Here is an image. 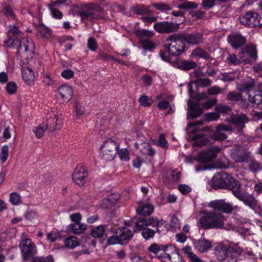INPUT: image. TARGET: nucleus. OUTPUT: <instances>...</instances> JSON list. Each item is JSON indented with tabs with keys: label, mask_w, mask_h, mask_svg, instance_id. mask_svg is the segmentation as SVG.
Masks as SVG:
<instances>
[{
	"label": "nucleus",
	"mask_w": 262,
	"mask_h": 262,
	"mask_svg": "<svg viewBox=\"0 0 262 262\" xmlns=\"http://www.w3.org/2000/svg\"><path fill=\"white\" fill-rule=\"evenodd\" d=\"M119 145L112 139L106 140L101 146L103 158L106 161H111L114 159Z\"/></svg>",
	"instance_id": "nucleus-9"
},
{
	"label": "nucleus",
	"mask_w": 262,
	"mask_h": 262,
	"mask_svg": "<svg viewBox=\"0 0 262 262\" xmlns=\"http://www.w3.org/2000/svg\"><path fill=\"white\" fill-rule=\"evenodd\" d=\"M255 83L253 79L249 78L244 82L241 85L240 90L242 91H247L248 93H252V91L255 86Z\"/></svg>",
	"instance_id": "nucleus-36"
},
{
	"label": "nucleus",
	"mask_w": 262,
	"mask_h": 262,
	"mask_svg": "<svg viewBox=\"0 0 262 262\" xmlns=\"http://www.w3.org/2000/svg\"><path fill=\"white\" fill-rule=\"evenodd\" d=\"M86 229V226L81 223H74L69 226V229L75 233L80 234Z\"/></svg>",
	"instance_id": "nucleus-37"
},
{
	"label": "nucleus",
	"mask_w": 262,
	"mask_h": 262,
	"mask_svg": "<svg viewBox=\"0 0 262 262\" xmlns=\"http://www.w3.org/2000/svg\"><path fill=\"white\" fill-rule=\"evenodd\" d=\"M163 248L164 245L153 243L148 248V250L159 257H161L163 254Z\"/></svg>",
	"instance_id": "nucleus-35"
},
{
	"label": "nucleus",
	"mask_w": 262,
	"mask_h": 262,
	"mask_svg": "<svg viewBox=\"0 0 262 262\" xmlns=\"http://www.w3.org/2000/svg\"><path fill=\"white\" fill-rule=\"evenodd\" d=\"M92 11H101V8L97 5L90 4L88 10H83L79 13L82 20H92L95 18V14Z\"/></svg>",
	"instance_id": "nucleus-25"
},
{
	"label": "nucleus",
	"mask_w": 262,
	"mask_h": 262,
	"mask_svg": "<svg viewBox=\"0 0 262 262\" xmlns=\"http://www.w3.org/2000/svg\"><path fill=\"white\" fill-rule=\"evenodd\" d=\"M6 89L9 94H14L17 90L16 84L13 82H10L7 84Z\"/></svg>",
	"instance_id": "nucleus-60"
},
{
	"label": "nucleus",
	"mask_w": 262,
	"mask_h": 262,
	"mask_svg": "<svg viewBox=\"0 0 262 262\" xmlns=\"http://www.w3.org/2000/svg\"><path fill=\"white\" fill-rule=\"evenodd\" d=\"M233 131V128L230 125H225L223 123L218 124L215 130L211 135L213 139L218 141H221L226 139L227 135L223 132L231 133Z\"/></svg>",
	"instance_id": "nucleus-15"
},
{
	"label": "nucleus",
	"mask_w": 262,
	"mask_h": 262,
	"mask_svg": "<svg viewBox=\"0 0 262 262\" xmlns=\"http://www.w3.org/2000/svg\"><path fill=\"white\" fill-rule=\"evenodd\" d=\"M147 226L156 227V232L159 234H164L167 231L166 222L157 217H149L146 219Z\"/></svg>",
	"instance_id": "nucleus-19"
},
{
	"label": "nucleus",
	"mask_w": 262,
	"mask_h": 262,
	"mask_svg": "<svg viewBox=\"0 0 262 262\" xmlns=\"http://www.w3.org/2000/svg\"><path fill=\"white\" fill-rule=\"evenodd\" d=\"M21 72L23 79L27 84H30L34 81L35 75L31 68L24 66Z\"/></svg>",
	"instance_id": "nucleus-28"
},
{
	"label": "nucleus",
	"mask_w": 262,
	"mask_h": 262,
	"mask_svg": "<svg viewBox=\"0 0 262 262\" xmlns=\"http://www.w3.org/2000/svg\"><path fill=\"white\" fill-rule=\"evenodd\" d=\"M198 86L206 87L211 83V80L207 78H202L199 79H194L192 80Z\"/></svg>",
	"instance_id": "nucleus-45"
},
{
	"label": "nucleus",
	"mask_w": 262,
	"mask_h": 262,
	"mask_svg": "<svg viewBox=\"0 0 262 262\" xmlns=\"http://www.w3.org/2000/svg\"><path fill=\"white\" fill-rule=\"evenodd\" d=\"M132 10L134 13L138 15L146 14L149 12L147 7L142 5H139L133 7Z\"/></svg>",
	"instance_id": "nucleus-41"
},
{
	"label": "nucleus",
	"mask_w": 262,
	"mask_h": 262,
	"mask_svg": "<svg viewBox=\"0 0 262 262\" xmlns=\"http://www.w3.org/2000/svg\"><path fill=\"white\" fill-rule=\"evenodd\" d=\"M88 47L90 50L92 51H96L98 47V45L96 39L93 37H90L88 39Z\"/></svg>",
	"instance_id": "nucleus-56"
},
{
	"label": "nucleus",
	"mask_w": 262,
	"mask_h": 262,
	"mask_svg": "<svg viewBox=\"0 0 262 262\" xmlns=\"http://www.w3.org/2000/svg\"><path fill=\"white\" fill-rule=\"evenodd\" d=\"M46 127L44 126V124L43 123L41 124V125L38 126L34 130V132L36 136L38 138H41L45 133V130H46Z\"/></svg>",
	"instance_id": "nucleus-58"
},
{
	"label": "nucleus",
	"mask_w": 262,
	"mask_h": 262,
	"mask_svg": "<svg viewBox=\"0 0 262 262\" xmlns=\"http://www.w3.org/2000/svg\"><path fill=\"white\" fill-rule=\"evenodd\" d=\"M221 89L217 86H212L207 90L209 95H216L221 93Z\"/></svg>",
	"instance_id": "nucleus-63"
},
{
	"label": "nucleus",
	"mask_w": 262,
	"mask_h": 262,
	"mask_svg": "<svg viewBox=\"0 0 262 262\" xmlns=\"http://www.w3.org/2000/svg\"><path fill=\"white\" fill-rule=\"evenodd\" d=\"M193 245L196 250L200 253L205 252L212 247V242L204 238L194 241Z\"/></svg>",
	"instance_id": "nucleus-24"
},
{
	"label": "nucleus",
	"mask_w": 262,
	"mask_h": 262,
	"mask_svg": "<svg viewBox=\"0 0 262 262\" xmlns=\"http://www.w3.org/2000/svg\"><path fill=\"white\" fill-rule=\"evenodd\" d=\"M231 156L237 163H248L250 161V152L245 149H233Z\"/></svg>",
	"instance_id": "nucleus-16"
},
{
	"label": "nucleus",
	"mask_w": 262,
	"mask_h": 262,
	"mask_svg": "<svg viewBox=\"0 0 262 262\" xmlns=\"http://www.w3.org/2000/svg\"><path fill=\"white\" fill-rule=\"evenodd\" d=\"M106 227L105 225H100L94 228L91 231V235L94 238H102L105 235Z\"/></svg>",
	"instance_id": "nucleus-33"
},
{
	"label": "nucleus",
	"mask_w": 262,
	"mask_h": 262,
	"mask_svg": "<svg viewBox=\"0 0 262 262\" xmlns=\"http://www.w3.org/2000/svg\"><path fill=\"white\" fill-rule=\"evenodd\" d=\"M9 153V147L7 145L3 146L0 154V159L3 163H5L7 159Z\"/></svg>",
	"instance_id": "nucleus-54"
},
{
	"label": "nucleus",
	"mask_w": 262,
	"mask_h": 262,
	"mask_svg": "<svg viewBox=\"0 0 262 262\" xmlns=\"http://www.w3.org/2000/svg\"><path fill=\"white\" fill-rule=\"evenodd\" d=\"M133 223L135 225L134 227V232H138L143 231L147 227L146 219L144 217H138L133 219Z\"/></svg>",
	"instance_id": "nucleus-30"
},
{
	"label": "nucleus",
	"mask_w": 262,
	"mask_h": 262,
	"mask_svg": "<svg viewBox=\"0 0 262 262\" xmlns=\"http://www.w3.org/2000/svg\"><path fill=\"white\" fill-rule=\"evenodd\" d=\"M239 19L240 23L246 27L253 28L259 26L262 27L260 15L253 11H248L241 15Z\"/></svg>",
	"instance_id": "nucleus-8"
},
{
	"label": "nucleus",
	"mask_w": 262,
	"mask_h": 262,
	"mask_svg": "<svg viewBox=\"0 0 262 262\" xmlns=\"http://www.w3.org/2000/svg\"><path fill=\"white\" fill-rule=\"evenodd\" d=\"M211 187L215 190L227 189L238 200L243 202L255 212L262 214V206L251 194L242 188L240 183L229 174L221 172L215 174L210 182Z\"/></svg>",
	"instance_id": "nucleus-1"
},
{
	"label": "nucleus",
	"mask_w": 262,
	"mask_h": 262,
	"mask_svg": "<svg viewBox=\"0 0 262 262\" xmlns=\"http://www.w3.org/2000/svg\"><path fill=\"white\" fill-rule=\"evenodd\" d=\"M210 206L215 210L222 211L226 213H230L237 208V206H233L231 204L224 200L212 201L210 203Z\"/></svg>",
	"instance_id": "nucleus-17"
},
{
	"label": "nucleus",
	"mask_w": 262,
	"mask_h": 262,
	"mask_svg": "<svg viewBox=\"0 0 262 262\" xmlns=\"http://www.w3.org/2000/svg\"><path fill=\"white\" fill-rule=\"evenodd\" d=\"M88 172L85 166L80 164L77 166L73 174L72 178L74 182L79 186H83L85 178L88 176Z\"/></svg>",
	"instance_id": "nucleus-14"
},
{
	"label": "nucleus",
	"mask_w": 262,
	"mask_h": 262,
	"mask_svg": "<svg viewBox=\"0 0 262 262\" xmlns=\"http://www.w3.org/2000/svg\"><path fill=\"white\" fill-rule=\"evenodd\" d=\"M154 209L153 205L149 203H141L136 208V211L138 214L142 216H148L153 212Z\"/></svg>",
	"instance_id": "nucleus-27"
},
{
	"label": "nucleus",
	"mask_w": 262,
	"mask_h": 262,
	"mask_svg": "<svg viewBox=\"0 0 262 262\" xmlns=\"http://www.w3.org/2000/svg\"><path fill=\"white\" fill-rule=\"evenodd\" d=\"M243 252L244 249L238 244L233 246L221 244L214 248L216 258L222 262H236Z\"/></svg>",
	"instance_id": "nucleus-3"
},
{
	"label": "nucleus",
	"mask_w": 262,
	"mask_h": 262,
	"mask_svg": "<svg viewBox=\"0 0 262 262\" xmlns=\"http://www.w3.org/2000/svg\"><path fill=\"white\" fill-rule=\"evenodd\" d=\"M141 43L145 49L151 50L155 47L154 43L148 39H142Z\"/></svg>",
	"instance_id": "nucleus-61"
},
{
	"label": "nucleus",
	"mask_w": 262,
	"mask_h": 262,
	"mask_svg": "<svg viewBox=\"0 0 262 262\" xmlns=\"http://www.w3.org/2000/svg\"><path fill=\"white\" fill-rule=\"evenodd\" d=\"M31 262H54V261L52 256L49 255L46 257H42L36 258Z\"/></svg>",
	"instance_id": "nucleus-64"
},
{
	"label": "nucleus",
	"mask_w": 262,
	"mask_h": 262,
	"mask_svg": "<svg viewBox=\"0 0 262 262\" xmlns=\"http://www.w3.org/2000/svg\"><path fill=\"white\" fill-rule=\"evenodd\" d=\"M205 76V74L201 71L200 70H195L193 72L191 73L190 74V76L191 77V82L188 84V89H189V93L191 96V93H192V86L191 83L193 82L192 81L194 79H199L200 78H202Z\"/></svg>",
	"instance_id": "nucleus-38"
},
{
	"label": "nucleus",
	"mask_w": 262,
	"mask_h": 262,
	"mask_svg": "<svg viewBox=\"0 0 262 262\" xmlns=\"http://www.w3.org/2000/svg\"><path fill=\"white\" fill-rule=\"evenodd\" d=\"M214 111L219 113V114H227L231 111V108L228 105L219 104L215 106Z\"/></svg>",
	"instance_id": "nucleus-46"
},
{
	"label": "nucleus",
	"mask_w": 262,
	"mask_h": 262,
	"mask_svg": "<svg viewBox=\"0 0 262 262\" xmlns=\"http://www.w3.org/2000/svg\"><path fill=\"white\" fill-rule=\"evenodd\" d=\"M107 239V245H125L133 238L134 232L126 227L118 228Z\"/></svg>",
	"instance_id": "nucleus-6"
},
{
	"label": "nucleus",
	"mask_w": 262,
	"mask_h": 262,
	"mask_svg": "<svg viewBox=\"0 0 262 262\" xmlns=\"http://www.w3.org/2000/svg\"><path fill=\"white\" fill-rule=\"evenodd\" d=\"M178 66L182 70L188 71L195 69L197 66V64L195 62L191 60H182L179 61Z\"/></svg>",
	"instance_id": "nucleus-34"
},
{
	"label": "nucleus",
	"mask_w": 262,
	"mask_h": 262,
	"mask_svg": "<svg viewBox=\"0 0 262 262\" xmlns=\"http://www.w3.org/2000/svg\"><path fill=\"white\" fill-rule=\"evenodd\" d=\"M239 56L245 63L249 64L257 59V51L256 46L249 44L247 45L244 49L239 53Z\"/></svg>",
	"instance_id": "nucleus-10"
},
{
	"label": "nucleus",
	"mask_w": 262,
	"mask_h": 262,
	"mask_svg": "<svg viewBox=\"0 0 262 262\" xmlns=\"http://www.w3.org/2000/svg\"><path fill=\"white\" fill-rule=\"evenodd\" d=\"M226 61L227 62L233 65H238L241 63L240 60L234 54H229L228 57L226 58Z\"/></svg>",
	"instance_id": "nucleus-57"
},
{
	"label": "nucleus",
	"mask_w": 262,
	"mask_h": 262,
	"mask_svg": "<svg viewBox=\"0 0 262 262\" xmlns=\"http://www.w3.org/2000/svg\"><path fill=\"white\" fill-rule=\"evenodd\" d=\"M183 39V35L180 34L170 35L165 40V49H167L171 55H179L185 50V44Z\"/></svg>",
	"instance_id": "nucleus-5"
},
{
	"label": "nucleus",
	"mask_w": 262,
	"mask_h": 262,
	"mask_svg": "<svg viewBox=\"0 0 262 262\" xmlns=\"http://www.w3.org/2000/svg\"><path fill=\"white\" fill-rule=\"evenodd\" d=\"M189 108L187 112L188 117L195 118L200 116L203 112L204 110L198 102L196 103L190 104L188 101Z\"/></svg>",
	"instance_id": "nucleus-26"
},
{
	"label": "nucleus",
	"mask_w": 262,
	"mask_h": 262,
	"mask_svg": "<svg viewBox=\"0 0 262 262\" xmlns=\"http://www.w3.org/2000/svg\"><path fill=\"white\" fill-rule=\"evenodd\" d=\"M156 233V231L154 230L149 228H146V229H144L142 232V235L143 237L146 240H149L150 238H152Z\"/></svg>",
	"instance_id": "nucleus-47"
},
{
	"label": "nucleus",
	"mask_w": 262,
	"mask_h": 262,
	"mask_svg": "<svg viewBox=\"0 0 262 262\" xmlns=\"http://www.w3.org/2000/svg\"><path fill=\"white\" fill-rule=\"evenodd\" d=\"M141 152L145 155L152 156L155 154V150L153 149L148 143H143L141 145Z\"/></svg>",
	"instance_id": "nucleus-42"
},
{
	"label": "nucleus",
	"mask_w": 262,
	"mask_h": 262,
	"mask_svg": "<svg viewBox=\"0 0 262 262\" xmlns=\"http://www.w3.org/2000/svg\"><path fill=\"white\" fill-rule=\"evenodd\" d=\"M163 253L167 256L170 262H177L173 260L176 258L182 259L178 249L172 245H164Z\"/></svg>",
	"instance_id": "nucleus-21"
},
{
	"label": "nucleus",
	"mask_w": 262,
	"mask_h": 262,
	"mask_svg": "<svg viewBox=\"0 0 262 262\" xmlns=\"http://www.w3.org/2000/svg\"><path fill=\"white\" fill-rule=\"evenodd\" d=\"M19 247L22 253L23 259L25 260L33 259L37 253L36 245L30 238L21 241Z\"/></svg>",
	"instance_id": "nucleus-7"
},
{
	"label": "nucleus",
	"mask_w": 262,
	"mask_h": 262,
	"mask_svg": "<svg viewBox=\"0 0 262 262\" xmlns=\"http://www.w3.org/2000/svg\"><path fill=\"white\" fill-rule=\"evenodd\" d=\"M205 119L207 121H212L217 120L219 119L220 115L216 111H214L213 112L205 114Z\"/></svg>",
	"instance_id": "nucleus-50"
},
{
	"label": "nucleus",
	"mask_w": 262,
	"mask_h": 262,
	"mask_svg": "<svg viewBox=\"0 0 262 262\" xmlns=\"http://www.w3.org/2000/svg\"><path fill=\"white\" fill-rule=\"evenodd\" d=\"M245 37L237 33L230 34L228 37V41L234 49H238L246 42Z\"/></svg>",
	"instance_id": "nucleus-20"
},
{
	"label": "nucleus",
	"mask_w": 262,
	"mask_h": 262,
	"mask_svg": "<svg viewBox=\"0 0 262 262\" xmlns=\"http://www.w3.org/2000/svg\"><path fill=\"white\" fill-rule=\"evenodd\" d=\"M37 30L39 35L43 38H48L51 35V30L43 24H40L37 27Z\"/></svg>",
	"instance_id": "nucleus-39"
},
{
	"label": "nucleus",
	"mask_w": 262,
	"mask_h": 262,
	"mask_svg": "<svg viewBox=\"0 0 262 262\" xmlns=\"http://www.w3.org/2000/svg\"><path fill=\"white\" fill-rule=\"evenodd\" d=\"M224 216L221 213L209 211L199 220L200 226L205 229L221 228L224 225Z\"/></svg>",
	"instance_id": "nucleus-4"
},
{
	"label": "nucleus",
	"mask_w": 262,
	"mask_h": 262,
	"mask_svg": "<svg viewBox=\"0 0 262 262\" xmlns=\"http://www.w3.org/2000/svg\"><path fill=\"white\" fill-rule=\"evenodd\" d=\"M8 37L4 40L5 46L14 48L18 45L17 52L19 53L32 52L34 49V44L31 39L23 37V32L15 26H10Z\"/></svg>",
	"instance_id": "nucleus-2"
},
{
	"label": "nucleus",
	"mask_w": 262,
	"mask_h": 262,
	"mask_svg": "<svg viewBox=\"0 0 262 262\" xmlns=\"http://www.w3.org/2000/svg\"><path fill=\"white\" fill-rule=\"evenodd\" d=\"M170 53L166 49H165V50L161 51L160 53V56L162 59L166 62L170 61Z\"/></svg>",
	"instance_id": "nucleus-62"
},
{
	"label": "nucleus",
	"mask_w": 262,
	"mask_h": 262,
	"mask_svg": "<svg viewBox=\"0 0 262 262\" xmlns=\"http://www.w3.org/2000/svg\"><path fill=\"white\" fill-rule=\"evenodd\" d=\"M248 163H249V169L252 172H256L262 169V165L254 160H252L251 157L250 158V161Z\"/></svg>",
	"instance_id": "nucleus-44"
},
{
	"label": "nucleus",
	"mask_w": 262,
	"mask_h": 262,
	"mask_svg": "<svg viewBox=\"0 0 262 262\" xmlns=\"http://www.w3.org/2000/svg\"><path fill=\"white\" fill-rule=\"evenodd\" d=\"M192 139L195 146L204 145L209 142L208 136L202 132L194 135Z\"/></svg>",
	"instance_id": "nucleus-29"
},
{
	"label": "nucleus",
	"mask_w": 262,
	"mask_h": 262,
	"mask_svg": "<svg viewBox=\"0 0 262 262\" xmlns=\"http://www.w3.org/2000/svg\"><path fill=\"white\" fill-rule=\"evenodd\" d=\"M154 28L159 33H169L177 31L179 29V25L167 21L155 23Z\"/></svg>",
	"instance_id": "nucleus-13"
},
{
	"label": "nucleus",
	"mask_w": 262,
	"mask_h": 262,
	"mask_svg": "<svg viewBox=\"0 0 262 262\" xmlns=\"http://www.w3.org/2000/svg\"><path fill=\"white\" fill-rule=\"evenodd\" d=\"M217 102L216 98L209 99L208 101L204 102H200L201 107H203V110L208 109L212 107Z\"/></svg>",
	"instance_id": "nucleus-55"
},
{
	"label": "nucleus",
	"mask_w": 262,
	"mask_h": 262,
	"mask_svg": "<svg viewBox=\"0 0 262 262\" xmlns=\"http://www.w3.org/2000/svg\"><path fill=\"white\" fill-rule=\"evenodd\" d=\"M119 158L122 161H127L129 160V151L126 148H122L118 151Z\"/></svg>",
	"instance_id": "nucleus-51"
},
{
	"label": "nucleus",
	"mask_w": 262,
	"mask_h": 262,
	"mask_svg": "<svg viewBox=\"0 0 262 262\" xmlns=\"http://www.w3.org/2000/svg\"><path fill=\"white\" fill-rule=\"evenodd\" d=\"M25 217L26 220L32 222L36 220L38 216L37 213L35 211L29 210L25 213Z\"/></svg>",
	"instance_id": "nucleus-59"
},
{
	"label": "nucleus",
	"mask_w": 262,
	"mask_h": 262,
	"mask_svg": "<svg viewBox=\"0 0 262 262\" xmlns=\"http://www.w3.org/2000/svg\"><path fill=\"white\" fill-rule=\"evenodd\" d=\"M58 94L63 101L68 102L73 97V90L69 85L63 84L58 88Z\"/></svg>",
	"instance_id": "nucleus-23"
},
{
	"label": "nucleus",
	"mask_w": 262,
	"mask_h": 262,
	"mask_svg": "<svg viewBox=\"0 0 262 262\" xmlns=\"http://www.w3.org/2000/svg\"><path fill=\"white\" fill-rule=\"evenodd\" d=\"M220 149L219 147L214 146L207 150H204L200 153L196 159L202 163L210 162L216 158L217 154L220 152Z\"/></svg>",
	"instance_id": "nucleus-12"
},
{
	"label": "nucleus",
	"mask_w": 262,
	"mask_h": 262,
	"mask_svg": "<svg viewBox=\"0 0 262 262\" xmlns=\"http://www.w3.org/2000/svg\"><path fill=\"white\" fill-rule=\"evenodd\" d=\"M203 120H198V121H194V122L189 123L187 127V132L188 133H195L196 130V127L198 125L203 124Z\"/></svg>",
	"instance_id": "nucleus-49"
},
{
	"label": "nucleus",
	"mask_w": 262,
	"mask_h": 262,
	"mask_svg": "<svg viewBox=\"0 0 262 262\" xmlns=\"http://www.w3.org/2000/svg\"><path fill=\"white\" fill-rule=\"evenodd\" d=\"M183 38L190 45H199L204 41L203 34L198 32L183 35Z\"/></svg>",
	"instance_id": "nucleus-22"
},
{
	"label": "nucleus",
	"mask_w": 262,
	"mask_h": 262,
	"mask_svg": "<svg viewBox=\"0 0 262 262\" xmlns=\"http://www.w3.org/2000/svg\"><path fill=\"white\" fill-rule=\"evenodd\" d=\"M190 57L192 58H199L205 59L209 62V64H217V61L211 57L207 52L201 47H196L193 49L191 52Z\"/></svg>",
	"instance_id": "nucleus-18"
},
{
	"label": "nucleus",
	"mask_w": 262,
	"mask_h": 262,
	"mask_svg": "<svg viewBox=\"0 0 262 262\" xmlns=\"http://www.w3.org/2000/svg\"><path fill=\"white\" fill-rule=\"evenodd\" d=\"M249 101L252 104L253 107H258L262 104V95L259 94L249 93L248 94Z\"/></svg>",
	"instance_id": "nucleus-32"
},
{
	"label": "nucleus",
	"mask_w": 262,
	"mask_h": 262,
	"mask_svg": "<svg viewBox=\"0 0 262 262\" xmlns=\"http://www.w3.org/2000/svg\"><path fill=\"white\" fill-rule=\"evenodd\" d=\"M64 246L69 249H74L78 245L77 239L75 236L67 238L64 241Z\"/></svg>",
	"instance_id": "nucleus-40"
},
{
	"label": "nucleus",
	"mask_w": 262,
	"mask_h": 262,
	"mask_svg": "<svg viewBox=\"0 0 262 262\" xmlns=\"http://www.w3.org/2000/svg\"><path fill=\"white\" fill-rule=\"evenodd\" d=\"M10 201L12 204L17 205L21 203V198L18 193L13 192L10 195Z\"/></svg>",
	"instance_id": "nucleus-52"
},
{
	"label": "nucleus",
	"mask_w": 262,
	"mask_h": 262,
	"mask_svg": "<svg viewBox=\"0 0 262 262\" xmlns=\"http://www.w3.org/2000/svg\"><path fill=\"white\" fill-rule=\"evenodd\" d=\"M242 95L239 92H230L227 95V99L230 101H239L242 100Z\"/></svg>",
	"instance_id": "nucleus-48"
},
{
	"label": "nucleus",
	"mask_w": 262,
	"mask_h": 262,
	"mask_svg": "<svg viewBox=\"0 0 262 262\" xmlns=\"http://www.w3.org/2000/svg\"><path fill=\"white\" fill-rule=\"evenodd\" d=\"M57 115L54 114L51 115L49 118L47 119L46 122L42 123L46 127V130L49 132H53L56 129L57 121Z\"/></svg>",
	"instance_id": "nucleus-31"
},
{
	"label": "nucleus",
	"mask_w": 262,
	"mask_h": 262,
	"mask_svg": "<svg viewBox=\"0 0 262 262\" xmlns=\"http://www.w3.org/2000/svg\"><path fill=\"white\" fill-rule=\"evenodd\" d=\"M139 101L142 106L145 107L150 106L152 103V99L150 97L145 95H142L139 98Z\"/></svg>",
	"instance_id": "nucleus-53"
},
{
	"label": "nucleus",
	"mask_w": 262,
	"mask_h": 262,
	"mask_svg": "<svg viewBox=\"0 0 262 262\" xmlns=\"http://www.w3.org/2000/svg\"><path fill=\"white\" fill-rule=\"evenodd\" d=\"M198 7V4L192 2L185 1L183 3L179 5L177 7L180 9L189 10L191 9H196Z\"/></svg>",
	"instance_id": "nucleus-43"
},
{
	"label": "nucleus",
	"mask_w": 262,
	"mask_h": 262,
	"mask_svg": "<svg viewBox=\"0 0 262 262\" xmlns=\"http://www.w3.org/2000/svg\"><path fill=\"white\" fill-rule=\"evenodd\" d=\"M249 121L248 117L244 114L234 115L226 119L227 122L233 125L238 131H242Z\"/></svg>",
	"instance_id": "nucleus-11"
}]
</instances>
